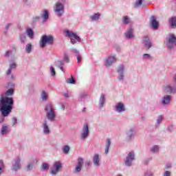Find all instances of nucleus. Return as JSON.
<instances>
[{
    "label": "nucleus",
    "instance_id": "obj_40",
    "mask_svg": "<svg viewBox=\"0 0 176 176\" xmlns=\"http://www.w3.org/2000/svg\"><path fill=\"white\" fill-rule=\"evenodd\" d=\"M25 52L26 53H31V52H32V44L31 43H28L26 45V47H25Z\"/></svg>",
    "mask_w": 176,
    "mask_h": 176
},
{
    "label": "nucleus",
    "instance_id": "obj_43",
    "mask_svg": "<svg viewBox=\"0 0 176 176\" xmlns=\"http://www.w3.org/2000/svg\"><path fill=\"white\" fill-rule=\"evenodd\" d=\"M142 59L143 60H152V56L149 54H144L142 56Z\"/></svg>",
    "mask_w": 176,
    "mask_h": 176
},
{
    "label": "nucleus",
    "instance_id": "obj_58",
    "mask_svg": "<svg viewBox=\"0 0 176 176\" xmlns=\"http://www.w3.org/2000/svg\"><path fill=\"white\" fill-rule=\"evenodd\" d=\"M60 109H62L63 111H65V104H62L60 106Z\"/></svg>",
    "mask_w": 176,
    "mask_h": 176
},
{
    "label": "nucleus",
    "instance_id": "obj_52",
    "mask_svg": "<svg viewBox=\"0 0 176 176\" xmlns=\"http://www.w3.org/2000/svg\"><path fill=\"white\" fill-rule=\"evenodd\" d=\"M12 126L17 124V118L12 117Z\"/></svg>",
    "mask_w": 176,
    "mask_h": 176
},
{
    "label": "nucleus",
    "instance_id": "obj_60",
    "mask_svg": "<svg viewBox=\"0 0 176 176\" xmlns=\"http://www.w3.org/2000/svg\"><path fill=\"white\" fill-rule=\"evenodd\" d=\"M85 97H86V95H80V101H82L83 98H85Z\"/></svg>",
    "mask_w": 176,
    "mask_h": 176
},
{
    "label": "nucleus",
    "instance_id": "obj_27",
    "mask_svg": "<svg viewBox=\"0 0 176 176\" xmlns=\"http://www.w3.org/2000/svg\"><path fill=\"white\" fill-rule=\"evenodd\" d=\"M109 148H111V139H107L104 148V153H106V155H108V153H109Z\"/></svg>",
    "mask_w": 176,
    "mask_h": 176
},
{
    "label": "nucleus",
    "instance_id": "obj_56",
    "mask_svg": "<svg viewBox=\"0 0 176 176\" xmlns=\"http://www.w3.org/2000/svg\"><path fill=\"white\" fill-rule=\"evenodd\" d=\"M164 176H171V173L168 170L165 171Z\"/></svg>",
    "mask_w": 176,
    "mask_h": 176
},
{
    "label": "nucleus",
    "instance_id": "obj_12",
    "mask_svg": "<svg viewBox=\"0 0 176 176\" xmlns=\"http://www.w3.org/2000/svg\"><path fill=\"white\" fill-rule=\"evenodd\" d=\"M164 91L166 94H176V85H167L164 88Z\"/></svg>",
    "mask_w": 176,
    "mask_h": 176
},
{
    "label": "nucleus",
    "instance_id": "obj_26",
    "mask_svg": "<svg viewBox=\"0 0 176 176\" xmlns=\"http://www.w3.org/2000/svg\"><path fill=\"white\" fill-rule=\"evenodd\" d=\"M160 151V146L153 145L150 148V152L151 153H158Z\"/></svg>",
    "mask_w": 176,
    "mask_h": 176
},
{
    "label": "nucleus",
    "instance_id": "obj_42",
    "mask_svg": "<svg viewBox=\"0 0 176 176\" xmlns=\"http://www.w3.org/2000/svg\"><path fill=\"white\" fill-rule=\"evenodd\" d=\"M67 83H70L71 85H75V83L76 82V80H75V78H74V76H71L70 78H68L66 80Z\"/></svg>",
    "mask_w": 176,
    "mask_h": 176
},
{
    "label": "nucleus",
    "instance_id": "obj_7",
    "mask_svg": "<svg viewBox=\"0 0 176 176\" xmlns=\"http://www.w3.org/2000/svg\"><path fill=\"white\" fill-rule=\"evenodd\" d=\"M135 160V154L131 151L128 153L124 160V165L126 167H131L133 166V162Z\"/></svg>",
    "mask_w": 176,
    "mask_h": 176
},
{
    "label": "nucleus",
    "instance_id": "obj_50",
    "mask_svg": "<svg viewBox=\"0 0 176 176\" xmlns=\"http://www.w3.org/2000/svg\"><path fill=\"white\" fill-rule=\"evenodd\" d=\"M50 72H51L52 76H56V69H54V67H50Z\"/></svg>",
    "mask_w": 176,
    "mask_h": 176
},
{
    "label": "nucleus",
    "instance_id": "obj_6",
    "mask_svg": "<svg viewBox=\"0 0 176 176\" xmlns=\"http://www.w3.org/2000/svg\"><path fill=\"white\" fill-rule=\"evenodd\" d=\"M66 34L67 36L71 38L70 42L71 43H72V45H75V43H76L77 42H78L79 43L82 42V39L80 38V37L78 36L76 34H75L74 32L67 30Z\"/></svg>",
    "mask_w": 176,
    "mask_h": 176
},
{
    "label": "nucleus",
    "instance_id": "obj_36",
    "mask_svg": "<svg viewBox=\"0 0 176 176\" xmlns=\"http://www.w3.org/2000/svg\"><path fill=\"white\" fill-rule=\"evenodd\" d=\"M13 94H14V89H13V88H11L8 90H7V91L6 92V97H7L8 98H10L9 96H13Z\"/></svg>",
    "mask_w": 176,
    "mask_h": 176
},
{
    "label": "nucleus",
    "instance_id": "obj_37",
    "mask_svg": "<svg viewBox=\"0 0 176 176\" xmlns=\"http://www.w3.org/2000/svg\"><path fill=\"white\" fill-rule=\"evenodd\" d=\"M49 167H50L49 164H47V163H43L41 164V171H47V170H49Z\"/></svg>",
    "mask_w": 176,
    "mask_h": 176
},
{
    "label": "nucleus",
    "instance_id": "obj_59",
    "mask_svg": "<svg viewBox=\"0 0 176 176\" xmlns=\"http://www.w3.org/2000/svg\"><path fill=\"white\" fill-rule=\"evenodd\" d=\"M63 96H65V98H69V94L68 93H64Z\"/></svg>",
    "mask_w": 176,
    "mask_h": 176
},
{
    "label": "nucleus",
    "instance_id": "obj_17",
    "mask_svg": "<svg viewBox=\"0 0 176 176\" xmlns=\"http://www.w3.org/2000/svg\"><path fill=\"white\" fill-rule=\"evenodd\" d=\"M116 61V56H109L106 58L105 65L106 67H111L113 63Z\"/></svg>",
    "mask_w": 176,
    "mask_h": 176
},
{
    "label": "nucleus",
    "instance_id": "obj_46",
    "mask_svg": "<svg viewBox=\"0 0 176 176\" xmlns=\"http://www.w3.org/2000/svg\"><path fill=\"white\" fill-rule=\"evenodd\" d=\"M16 67H17V65L16 64V63H12L10 64L9 68L13 70V69H16Z\"/></svg>",
    "mask_w": 176,
    "mask_h": 176
},
{
    "label": "nucleus",
    "instance_id": "obj_51",
    "mask_svg": "<svg viewBox=\"0 0 176 176\" xmlns=\"http://www.w3.org/2000/svg\"><path fill=\"white\" fill-rule=\"evenodd\" d=\"M77 57V63H81L82 62V55H80V54H78V55H76Z\"/></svg>",
    "mask_w": 176,
    "mask_h": 176
},
{
    "label": "nucleus",
    "instance_id": "obj_5",
    "mask_svg": "<svg viewBox=\"0 0 176 176\" xmlns=\"http://www.w3.org/2000/svg\"><path fill=\"white\" fill-rule=\"evenodd\" d=\"M61 168H63V164L60 161H56L53 164L52 167L50 168V173L51 175H57Z\"/></svg>",
    "mask_w": 176,
    "mask_h": 176
},
{
    "label": "nucleus",
    "instance_id": "obj_18",
    "mask_svg": "<svg viewBox=\"0 0 176 176\" xmlns=\"http://www.w3.org/2000/svg\"><path fill=\"white\" fill-rule=\"evenodd\" d=\"M116 111L118 113H122V112H124L126 111V108L124 107V104L122 102H118L115 106Z\"/></svg>",
    "mask_w": 176,
    "mask_h": 176
},
{
    "label": "nucleus",
    "instance_id": "obj_41",
    "mask_svg": "<svg viewBox=\"0 0 176 176\" xmlns=\"http://www.w3.org/2000/svg\"><path fill=\"white\" fill-rule=\"evenodd\" d=\"M34 168V162H29L26 166L27 171H32Z\"/></svg>",
    "mask_w": 176,
    "mask_h": 176
},
{
    "label": "nucleus",
    "instance_id": "obj_10",
    "mask_svg": "<svg viewBox=\"0 0 176 176\" xmlns=\"http://www.w3.org/2000/svg\"><path fill=\"white\" fill-rule=\"evenodd\" d=\"M135 134H137V131H135V128H129L126 131V141L130 142L134 137H135Z\"/></svg>",
    "mask_w": 176,
    "mask_h": 176
},
{
    "label": "nucleus",
    "instance_id": "obj_2",
    "mask_svg": "<svg viewBox=\"0 0 176 176\" xmlns=\"http://www.w3.org/2000/svg\"><path fill=\"white\" fill-rule=\"evenodd\" d=\"M45 116L50 122H54L56 120V111L54 110V108H53V104L51 103H48L45 104Z\"/></svg>",
    "mask_w": 176,
    "mask_h": 176
},
{
    "label": "nucleus",
    "instance_id": "obj_24",
    "mask_svg": "<svg viewBox=\"0 0 176 176\" xmlns=\"http://www.w3.org/2000/svg\"><path fill=\"white\" fill-rule=\"evenodd\" d=\"M10 131V129L8 126V124H4L1 127V130L0 131L1 135H5L6 134H8Z\"/></svg>",
    "mask_w": 176,
    "mask_h": 176
},
{
    "label": "nucleus",
    "instance_id": "obj_61",
    "mask_svg": "<svg viewBox=\"0 0 176 176\" xmlns=\"http://www.w3.org/2000/svg\"><path fill=\"white\" fill-rule=\"evenodd\" d=\"M10 79H11V80H14V75L12 74V75L10 76Z\"/></svg>",
    "mask_w": 176,
    "mask_h": 176
},
{
    "label": "nucleus",
    "instance_id": "obj_55",
    "mask_svg": "<svg viewBox=\"0 0 176 176\" xmlns=\"http://www.w3.org/2000/svg\"><path fill=\"white\" fill-rule=\"evenodd\" d=\"M12 69H10V67H9L8 69L6 72L7 76H9V75H10V74H12Z\"/></svg>",
    "mask_w": 176,
    "mask_h": 176
},
{
    "label": "nucleus",
    "instance_id": "obj_32",
    "mask_svg": "<svg viewBox=\"0 0 176 176\" xmlns=\"http://www.w3.org/2000/svg\"><path fill=\"white\" fill-rule=\"evenodd\" d=\"M143 1L144 0H136L133 4V8H135V9L140 8L142 5Z\"/></svg>",
    "mask_w": 176,
    "mask_h": 176
},
{
    "label": "nucleus",
    "instance_id": "obj_4",
    "mask_svg": "<svg viewBox=\"0 0 176 176\" xmlns=\"http://www.w3.org/2000/svg\"><path fill=\"white\" fill-rule=\"evenodd\" d=\"M54 43V37L52 35H43L40 41L41 47H45L46 45H52Z\"/></svg>",
    "mask_w": 176,
    "mask_h": 176
},
{
    "label": "nucleus",
    "instance_id": "obj_8",
    "mask_svg": "<svg viewBox=\"0 0 176 176\" xmlns=\"http://www.w3.org/2000/svg\"><path fill=\"white\" fill-rule=\"evenodd\" d=\"M126 66L122 64L118 65L117 69V74H118V80L119 82H124V69Z\"/></svg>",
    "mask_w": 176,
    "mask_h": 176
},
{
    "label": "nucleus",
    "instance_id": "obj_35",
    "mask_svg": "<svg viewBox=\"0 0 176 176\" xmlns=\"http://www.w3.org/2000/svg\"><path fill=\"white\" fill-rule=\"evenodd\" d=\"M25 6H32L34 4V0H22Z\"/></svg>",
    "mask_w": 176,
    "mask_h": 176
},
{
    "label": "nucleus",
    "instance_id": "obj_33",
    "mask_svg": "<svg viewBox=\"0 0 176 176\" xmlns=\"http://www.w3.org/2000/svg\"><path fill=\"white\" fill-rule=\"evenodd\" d=\"M162 122H163V117L162 116H159L156 120L155 126L159 127V126L162 124Z\"/></svg>",
    "mask_w": 176,
    "mask_h": 176
},
{
    "label": "nucleus",
    "instance_id": "obj_62",
    "mask_svg": "<svg viewBox=\"0 0 176 176\" xmlns=\"http://www.w3.org/2000/svg\"><path fill=\"white\" fill-rule=\"evenodd\" d=\"M8 86H10V87H14V84H13V83H8Z\"/></svg>",
    "mask_w": 176,
    "mask_h": 176
},
{
    "label": "nucleus",
    "instance_id": "obj_29",
    "mask_svg": "<svg viewBox=\"0 0 176 176\" xmlns=\"http://www.w3.org/2000/svg\"><path fill=\"white\" fill-rule=\"evenodd\" d=\"M101 16V14L95 13L92 16H90L91 21H98L100 20V17Z\"/></svg>",
    "mask_w": 176,
    "mask_h": 176
},
{
    "label": "nucleus",
    "instance_id": "obj_3",
    "mask_svg": "<svg viewBox=\"0 0 176 176\" xmlns=\"http://www.w3.org/2000/svg\"><path fill=\"white\" fill-rule=\"evenodd\" d=\"M54 11L57 17H62L65 12L64 3L57 1L54 7Z\"/></svg>",
    "mask_w": 176,
    "mask_h": 176
},
{
    "label": "nucleus",
    "instance_id": "obj_28",
    "mask_svg": "<svg viewBox=\"0 0 176 176\" xmlns=\"http://www.w3.org/2000/svg\"><path fill=\"white\" fill-rule=\"evenodd\" d=\"M55 65L56 67H58V68H59L60 70H62L63 72H64V60H57L56 62H55Z\"/></svg>",
    "mask_w": 176,
    "mask_h": 176
},
{
    "label": "nucleus",
    "instance_id": "obj_20",
    "mask_svg": "<svg viewBox=\"0 0 176 176\" xmlns=\"http://www.w3.org/2000/svg\"><path fill=\"white\" fill-rule=\"evenodd\" d=\"M93 163L95 167H100L101 165V160L100 159V155L95 154L93 157Z\"/></svg>",
    "mask_w": 176,
    "mask_h": 176
},
{
    "label": "nucleus",
    "instance_id": "obj_21",
    "mask_svg": "<svg viewBox=\"0 0 176 176\" xmlns=\"http://www.w3.org/2000/svg\"><path fill=\"white\" fill-rule=\"evenodd\" d=\"M142 43L143 45H144L146 49H151V47H152V41H151V39H149L148 37H144L142 40Z\"/></svg>",
    "mask_w": 176,
    "mask_h": 176
},
{
    "label": "nucleus",
    "instance_id": "obj_13",
    "mask_svg": "<svg viewBox=\"0 0 176 176\" xmlns=\"http://www.w3.org/2000/svg\"><path fill=\"white\" fill-rule=\"evenodd\" d=\"M90 133V131L89 130V124H85L82 128V133L80 134V138L84 141L86 138H89V134Z\"/></svg>",
    "mask_w": 176,
    "mask_h": 176
},
{
    "label": "nucleus",
    "instance_id": "obj_19",
    "mask_svg": "<svg viewBox=\"0 0 176 176\" xmlns=\"http://www.w3.org/2000/svg\"><path fill=\"white\" fill-rule=\"evenodd\" d=\"M124 35L126 39H133L134 38V30L133 28L128 29Z\"/></svg>",
    "mask_w": 176,
    "mask_h": 176
},
{
    "label": "nucleus",
    "instance_id": "obj_14",
    "mask_svg": "<svg viewBox=\"0 0 176 176\" xmlns=\"http://www.w3.org/2000/svg\"><path fill=\"white\" fill-rule=\"evenodd\" d=\"M77 162V164L76 165V167L74 170V174H79V173L82 171V168L83 167V158L78 157Z\"/></svg>",
    "mask_w": 176,
    "mask_h": 176
},
{
    "label": "nucleus",
    "instance_id": "obj_31",
    "mask_svg": "<svg viewBox=\"0 0 176 176\" xmlns=\"http://www.w3.org/2000/svg\"><path fill=\"white\" fill-rule=\"evenodd\" d=\"M122 21L123 24H125V25H127V24H130L131 23L130 17H129V16H124L122 17Z\"/></svg>",
    "mask_w": 176,
    "mask_h": 176
},
{
    "label": "nucleus",
    "instance_id": "obj_9",
    "mask_svg": "<svg viewBox=\"0 0 176 176\" xmlns=\"http://www.w3.org/2000/svg\"><path fill=\"white\" fill-rule=\"evenodd\" d=\"M166 46L168 49H174L176 46V36L174 34H170L168 36Z\"/></svg>",
    "mask_w": 176,
    "mask_h": 176
},
{
    "label": "nucleus",
    "instance_id": "obj_34",
    "mask_svg": "<svg viewBox=\"0 0 176 176\" xmlns=\"http://www.w3.org/2000/svg\"><path fill=\"white\" fill-rule=\"evenodd\" d=\"M19 39L21 43H25L27 42V36L25 34H21L19 36Z\"/></svg>",
    "mask_w": 176,
    "mask_h": 176
},
{
    "label": "nucleus",
    "instance_id": "obj_48",
    "mask_svg": "<svg viewBox=\"0 0 176 176\" xmlns=\"http://www.w3.org/2000/svg\"><path fill=\"white\" fill-rule=\"evenodd\" d=\"M63 61H65V63H69V56L66 54L64 55Z\"/></svg>",
    "mask_w": 176,
    "mask_h": 176
},
{
    "label": "nucleus",
    "instance_id": "obj_16",
    "mask_svg": "<svg viewBox=\"0 0 176 176\" xmlns=\"http://www.w3.org/2000/svg\"><path fill=\"white\" fill-rule=\"evenodd\" d=\"M170 102H171V96L166 95L162 98L161 104L163 107H167V105H170Z\"/></svg>",
    "mask_w": 176,
    "mask_h": 176
},
{
    "label": "nucleus",
    "instance_id": "obj_22",
    "mask_svg": "<svg viewBox=\"0 0 176 176\" xmlns=\"http://www.w3.org/2000/svg\"><path fill=\"white\" fill-rule=\"evenodd\" d=\"M151 25L153 30H157L159 28V22H157L154 16L151 17Z\"/></svg>",
    "mask_w": 176,
    "mask_h": 176
},
{
    "label": "nucleus",
    "instance_id": "obj_30",
    "mask_svg": "<svg viewBox=\"0 0 176 176\" xmlns=\"http://www.w3.org/2000/svg\"><path fill=\"white\" fill-rule=\"evenodd\" d=\"M26 34L28 35V36L30 38V39H34V30H32V29L28 28V29H26Z\"/></svg>",
    "mask_w": 176,
    "mask_h": 176
},
{
    "label": "nucleus",
    "instance_id": "obj_23",
    "mask_svg": "<svg viewBox=\"0 0 176 176\" xmlns=\"http://www.w3.org/2000/svg\"><path fill=\"white\" fill-rule=\"evenodd\" d=\"M41 17L43 19L42 23H46L49 20V11L47 10H43Z\"/></svg>",
    "mask_w": 176,
    "mask_h": 176
},
{
    "label": "nucleus",
    "instance_id": "obj_64",
    "mask_svg": "<svg viewBox=\"0 0 176 176\" xmlns=\"http://www.w3.org/2000/svg\"><path fill=\"white\" fill-rule=\"evenodd\" d=\"M173 80H174V82H175V83L176 85V74L175 75V77L173 78Z\"/></svg>",
    "mask_w": 176,
    "mask_h": 176
},
{
    "label": "nucleus",
    "instance_id": "obj_39",
    "mask_svg": "<svg viewBox=\"0 0 176 176\" xmlns=\"http://www.w3.org/2000/svg\"><path fill=\"white\" fill-rule=\"evenodd\" d=\"M41 97L43 101H47V98L49 97V96L47 95L45 91H43Z\"/></svg>",
    "mask_w": 176,
    "mask_h": 176
},
{
    "label": "nucleus",
    "instance_id": "obj_25",
    "mask_svg": "<svg viewBox=\"0 0 176 176\" xmlns=\"http://www.w3.org/2000/svg\"><path fill=\"white\" fill-rule=\"evenodd\" d=\"M105 104V95L104 94H102L100 95V99H99V108L101 109L102 108H104V105Z\"/></svg>",
    "mask_w": 176,
    "mask_h": 176
},
{
    "label": "nucleus",
    "instance_id": "obj_15",
    "mask_svg": "<svg viewBox=\"0 0 176 176\" xmlns=\"http://www.w3.org/2000/svg\"><path fill=\"white\" fill-rule=\"evenodd\" d=\"M43 127V133L45 135H49L52 131H50V127H49V124H47V120L45 119L43 122L42 123Z\"/></svg>",
    "mask_w": 176,
    "mask_h": 176
},
{
    "label": "nucleus",
    "instance_id": "obj_57",
    "mask_svg": "<svg viewBox=\"0 0 176 176\" xmlns=\"http://www.w3.org/2000/svg\"><path fill=\"white\" fill-rule=\"evenodd\" d=\"M167 131H169L170 133L173 131V125H170L167 128Z\"/></svg>",
    "mask_w": 176,
    "mask_h": 176
},
{
    "label": "nucleus",
    "instance_id": "obj_11",
    "mask_svg": "<svg viewBox=\"0 0 176 176\" xmlns=\"http://www.w3.org/2000/svg\"><path fill=\"white\" fill-rule=\"evenodd\" d=\"M20 168H21V159L20 157H16L14 160V163H12L11 170L12 171H17Z\"/></svg>",
    "mask_w": 176,
    "mask_h": 176
},
{
    "label": "nucleus",
    "instance_id": "obj_49",
    "mask_svg": "<svg viewBox=\"0 0 176 176\" xmlns=\"http://www.w3.org/2000/svg\"><path fill=\"white\" fill-rule=\"evenodd\" d=\"M33 23H36V21H39L41 20V16H35L32 18Z\"/></svg>",
    "mask_w": 176,
    "mask_h": 176
},
{
    "label": "nucleus",
    "instance_id": "obj_1",
    "mask_svg": "<svg viewBox=\"0 0 176 176\" xmlns=\"http://www.w3.org/2000/svg\"><path fill=\"white\" fill-rule=\"evenodd\" d=\"M13 98L1 97L0 99V112L3 117L0 118V123H3L5 118L9 116L13 109Z\"/></svg>",
    "mask_w": 176,
    "mask_h": 176
},
{
    "label": "nucleus",
    "instance_id": "obj_44",
    "mask_svg": "<svg viewBox=\"0 0 176 176\" xmlns=\"http://www.w3.org/2000/svg\"><path fill=\"white\" fill-rule=\"evenodd\" d=\"M69 149H71L69 146L68 145L65 146L63 148V153H65L66 155L69 153Z\"/></svg>",
    "mask_w": 176,
    "mask_h": 176
},
{
    "label": "nucleus",
    "instance_id": "obj_53",
    "mask_svg": "<svg viewBox=\"0 0 176 176\" xmlns=\"http://www.w3.org/2000/svg\"><path fill=\"white\" fill-rule=\"evenodd\" d=\"M11 54H12V50H8L6 52L4 56L5 57H10Z\"/></svg>",
    "mask_w": 176,
    "mask_h": 176
},
{
    "label": "nucleus",
    "instance_id": "obj_45",
    "mask_svg": "<svg viewBox=\"0 0 176 176\" xmlns=\"http://www.w3.org/2000/svg\"><path fill=\"white\" fill-rule=\"evenodd\" d=\"M170 25L171 27H176V17H172L170 21Z\"/></svg>",
    "mask_w": 176,
    "mask_h": 176
},
{
    "label": "nucleus",
    "instance_id": "obj_38",
    "mask_svg": "<svg viewBox=\"0 0 176 176\" xmlns=\"http://www.w3.org/2000/svg\"><path fill=\"white\" fill-rule=\"evenodd\" d=\"M5 172V164H3V161L0 160V175H2Z\"/></svg>",
    "mask_w": 176,
    "mask_h": 176
},
{
    "label": "nucleus",
    "instance_id": "obj_63",
    "mask_svg": "<svg viewBox=\"0 0 176 176\" xmlns=\"http://www.w3.org/2000/svg\"><path fill=\"white\" fill-rule=\"evenodd\" d=\"M166 168H171V164H169V165H167Z\"/></svg>",
    "mask_w": 176,
    "mask_h": 176
},
{
    "label": "nucleus",
    "instance_id": "obj_47",
    "mask_svg": "<svg viewBox=\"0 0 176 176\" xmlns=\"http://www.w3.org/2000/svg\"><path fill=\"white\" fill-rule=\"evenodd\" d=\"M71 52L74 53V54H76V56H78L79 54V50H76V48H72Z\"/></svg>",
    "mask_w": 176,
    "mask_h": 176
},
{
    "label": "nucleus",
    "instance_id": "obj_54",
    "mask_svg": "<svg viewBox=\"0 0 176 176\" xmlns=\"http://www.w3.org/2000/svg\"><path fill=\"white\" fill-rule=\"evenodd\" d=\"M12 25H13L12 23H8V24L6 25V28H5L6 31H8V30H9V28H10V27H12Z\"/></svg>",
    "mask_w": 176,
    "mask_h": 176
}]
</instances>
